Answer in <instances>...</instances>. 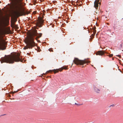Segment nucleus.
I'll return each mask as SVG.
<instances>
[{"label": "nucleus", "instance_id": "f257e3e1", "mask_svg": "<svg viewBox=\"0 0 123 123\" xmlns=\"http://www.w3.org/2000/svg\"><path fill=\"white\" fill-rule=\"evenodd\" d=\"M1 60V63L4 62L9 63H14V62H22L20 57V55L18 54L12 55H5V57H2Z\"/></svg>", "mask_w": 123, "mask_h": 123}, {"label": "nucleus", "instance_id": "f03ea898", "mask_svg": "<svg viewBox=\"0 0 123 123\" xmlns=\"http://www.w3.org/2000/svg\"><path fill=\"white\" fill-rule=\"evenodd\" d=\"M23 0H14L13 4V9L15 10L14 13L17 16H22L24 14V12H21L20 9L22 6L21 2Z\"/></svg>", "mask_w": 123, "mask_h": 123}, {"label": "nucleus", "instance_id": "7ed1b4c3", "mask_svg": "<svg viewBox=\"0 0 123 123\" xmlns=\"http://www.w3.org/2000/svg\"><path fill=\"white\" fill-rule=\"evenodd\" d=\"M35 35L36 34L35 33L33 32L27 38L25 39V42L27 44V46L24 47V49H26L28 48L31 49L36 46V43L34 41V39L32 37L33 36Z\"/></svg>", "mask_w": 123, "mask_h": 123}, {"label": "nucleus", "instance_id": "20e7f679", "mask_svg": "<svg viewBox=\"0 0 123 123\" xmlns=\"http://www.w3.org/2000/svg\"><path fill=\"white\" fill-rule=\"evenodd\" d=\"M73 62L77 65H83L84 64L88 63V61L85 60H79L77 58H75L73 61Z\"/></svg>", "mask_w": 123, "mask_h": 123}, {"label": "nucleus", "instance_id": "39448f33", "mask_svg": "<svg viewBox=\"0 0 123 123\" xmlns=\"http://www.w3.org/2000/svg\"><path fill=\"white\" fill-rule=\"evenodd\" d=\"M33 32L35 33L36 35L35 36H32V37L34 38V37L35 36H37V37H36L35 39L37 40V39L39 38L40 37L42 36V33H38L37 32V31L36 30H34L31 32L29 34V36Z\"/></svg>", "mask_w": 123, "mask_h": 123}, {"label": "nucleus", "instance_id": "423d86ee", "mask_svg": "<svg viewBox=\"0 0 123 123\" xmlns=\"http://www.w3.org/2000/svg\"><path fill=\"white\" fill-rule=\"evenodd\" d=\"M63 69H68L67 67V66H64L63 67V68H61V69H54L53 70H50L49 71H47L46 73H48L49 72H51L52 71L54 72V73H56L58 72L59 70L60 71H62Z\"/></svg>", "mask_w": 123, "mask_h": 123}, {"label": "nucleus", "instance_id": "0eeeda50", "mask_svg": "<svg viewBox=\"0 0 123 123\" xmlns=\"http://www.w3.org/2000/svg\"><path fill=\"white\" fill-rule=\"evenodd\" d=\"M43 21V20L41 18L39 17L38 20L37 21L36 25L40 27H42Z\"/></svg>", "mask_w": 123, "mask_h": 123}, {"label": "nucleus", "instance_id": "6e6552de", "mask_svg": "<svg viewBox=\"0 0 123 123\" xmlns=\"http://www.w3.org/2000/svg\"><path fill=\"white\" fill-rule=\"evenodd\" d=\"M105 53H106L105 50H99L96 53V55L102 56L104 55Z\"/></svg>", "mask_w": 123, "mask_h": 123}, {"label": "nucleus", "instance_id": "1a4fd4ad", "mask_svg": "<svg viewBox=\"0 0 123 123\" xmlns=\"http://www.w3.org/2000/svg\"><path fill=\"white\" fill-rule=\"evenodd\" d=\"M5 44L4 42L0 43V49L4 50L5 49L6 47L5 46Z\"/></svg>", "mask_w": 123, "mask_h": 123}, {"label": "nucleus", "instance_id": "9d476101", "mask_svg": "<svg viewBox=\"0 0 123 123\" xmlns=\"http://www.w3.org/2000/svg\"><path fill=\"white\" fill-rule=\"evenodd\" d=\"M94 89L95 92L98 93H99V92L100 91V90L97 88L96 86H94Z\"/></svg>", "mask_w": 123, "mask_h": 123}, {"label": "nucleus", "instance_id": "9b49d317", "mask_svg": "<svg viewBox=\"0 0 123 123\" xmlns=\"http://www.w3.org/2000/svg\"><path fill=\"white\" fill-rule=\"evenodd\" d=\"M97 0H95L94 2V6L96 9H97L98 6V4Z\"/></svg>", "mask_w": 123, "mask_h": 123}, {"label": "nucleus", "instance_id": "f8f14e48", "mask_svg": "<svg viewBox=\"0 0 123 123\" xmlns=\"http://www.w3.org/2000/svg\"><path fill=\"white\" fill-rule=\"evenodd\" d=\"M49 51H53V50L52 49V48H50L49 49Z\"/></svg>", "mask_w": 123, "mask_h": 123}, {"label": "nucleus", "instance_id": "ddd939ff", "mask_svg": "<svg viewBox=\"0 0 123 123\" xmlns=\"http://www.w3.org/2000/svg\"><path fill=\"white\" fill-rule=\"evenodd\" d=\"M113 56V55L112 54H110L109 55H108V56L110 57H112Z\"/></svg>", "mask_w": 123, "mask_h": 123}, {"label": "nucleus", "instance_id": "4468645a", "mask_svg": "<svg viewBox=\"0 0 123 123\" xmlns=\"http://www.w3.org/2000/svg\"><path fill=\"white\" fill-rule=\"evenodd\" d=\"M96 31H94V34H92V36H93L94 35H95V33H96Z\"/></svg>", "mask_w": 123, "mask_h": 123}, {"label": "nucleus", "instance_id": "2eb2a0df", "mask_svg": "<svg viewBox=\"0 0 123 123\" xmlns=\"http://www.w3.org/2000/svg\"><path fill=\"white\" fill-rule=\"evenodd\" d=\"M75 104L76 105H82V104H77L76 103H75Z\"/></svg>", "mask_w": 123, "mask_h": 123}, {"label": "nucleus", "instance_id": "dca6fc26", "mask_svg": "<svg viewBox=\"0 0 123 123\" xmlns=\"http://www.w3.org/2000/svg\"><path fill=\"white\" fill-rule=\"evenodd\" d=\"M116 56H118L120 58L121 57V56L120 55H116Z\"/></svg>", "mask_w": 123, "mask_h": 123}, {"label": "nucleus", "instance_id": "f3484780", "mask_svg": "<svg viewBox=\"0 0 123 123\" xmlns=\"http://www.w3.org/2000/svg\"><path fill=\"white\" fill-rule=\"evenodd\" d=\"M97 0V2H98V3H99V1L100 0Z\"/></svg>", "mask_w": 123, "mask_h": 123}, {"label": "nucleus", "instance_id": "a211bd4d", "mask_svg": "<svg viewBox=\"0 0 123 123\" xmlns=\"http://www.w3.org/2000/svg\"><path fill=\"white\" fill-rule=\"evenodd\" d=\"M16 92H12V93L13 94L14 93Z\"/></svg>", "mask_w": 123, "mask_h": 123}, {"label": "nucleus", "instance_id": "6ab92c4d", "mask_svg": "<svg viewBox=\"0 0 123 123\" xmlns=\"http://www.w3.org/2000/svg\"><path fill=\"white\" fill-rule=\"evenodd\" d=\"M40 41V40H38V42H39Z\"/></svg>", "mask_w": 123, "mask_h": 123}, {"label": "nucleus", "instance_id": "aec40b11", "mask_svg": "<svg viewBox=\"0 0 123 123\" xmlns=\"http://www.w3.org/2000/svg\"><path fill=\"white\" fill-rule=\"evenodd\" d=\"M4 18V19H5V18Z\"/></svg>", "mask_w": 123, "mask_h": 123}, {"label": "nucleus", "instance_id": "412c9836", "mask_svg": "<svg viewBox=\"0 0 123 123\" xmlns=\"http://www.w3.org/2000/svg\"><path fill=\"white\" fill-rule=\"evenodd\" d=\"M37 29H38V28H37Z\"/></svg>", "mask_w": 123, "mask_h": 123}, {"label": "nucleus", "instance_id": "4be33fe9", "mask_svg": "<svg viewBox=\"0 0 123 123\" xmlns=\"http://www.w3.org/2000/svg\"><path fill=\"white\" fill-rule=\"evenodd\" d=\"M73 64V63L72 64V65Z\"/></svg>", "mask_w": 123, "mask_h": 123}]
</instances>
